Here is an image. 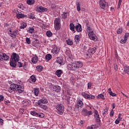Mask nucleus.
I'll return each mask as SVG.
<instances>
[{
  "label": "nucleus",
  "mask_w": 129,
  "mask_h": 129,
  "mask_svg": "<svg viewBox=\"0 0 129 129\" xmlns=\"http://www.w3.org/2000/svg\"><path fill=\"white\" fill-rule=\"evenodd\" d=\"M26 42L27 43V44H28L29 45H30V44H31V39H30L29 38L27 37L26 38Z\"/></svg>",
  "instance_id": "obj_48"
},
{
  "label": "nucleus",
  "mask_w": 129,
  "mask_h": 129,
  "mask_svg": "<svg viewBox=\"0 0 129 129\" xmlns=\"http://www.w3.org/2000/svg\"><path fill=\"white\" fill-rule=\"evenodd\" d=\"M37 116H38V117H40V118H43V117H44V115L42 113H38Z\"/></svg>",
  "instance_id": "obj_45"
},
{
  "label": "nucleus",
  "mask_w": 129,
  "mask_h": 129,
  "mask_svg": "<svg viewBox=\"0 0 129 129\" xmlns=\"http://www.w3.org/2000/svg\"><path fill=\"white\" fill-rule=\"evenodd\" d=\"M22 103L24 106H29V105H31V101L30 100H24Z\"/></svg>",
  "instance_id": "obj_17"
},
{
  "label": "nucleus",
  "mask_w": 129,
  "mask_h": 129,
  "mask_svg": "<svg viewBox=\"0 0 129 129\" xmlns=\"http://www.w3.org/2000/svg\"><path fill=\"white\" fill-rule=\"evenodd\" d=\"M29 80L30 81H32V82H33L34 83H35L36 80V77L34 75L31 76L29 79Z\"/></svg>",
  "instance_id": "obj_25"
},
{
  "label": "nucleus",
  "mask_w": 129,
  "mask_h": 129,
  "mask_svg": "<svg viewBox=\"0 0 129 129\" xmlns=\"http://www.w3.org/2000/svg\"><path fill=\"white\" fill-rule=\"evenodd\" d=\"M120 116H121V114H120V113H119V114H118V119H121V118H120Z\"/></svg>",
  "instance_id": "obj_62"
},
{
  "label": "nucleus",
  "mask_w": 129,
  "mask_h": 129,
  "mask_svg": "<svg viewBox=\"0 0 129 129\" xmlns=\"http://www.w3.org/2000/svg\"><path fill=\"white\" fill-rule=\"evenodd\" d=\"M82 95L86 98V99H94L95 98V96L92 95L87 94L86 92L82 93Z\"/></svg>",
  "instance_id": "obj_10"
},
{
  "label": "nucleus",
  "mask_w": 129,
  "mask_h": 129,
  "mask_svg": "<svg viewBox=\"0 0 129 129\" xmlns=\"http://www.w3.org/2000/svg\"><path fill=\"white\" fill-rule=\"evenodd\" d=\"M128 37H129V33H126L124 35V39H125V40H126L127 41V39H128Z\"/></svg>",
  "instance_id": "obj_44"
},
{
  "label": "nucleus",
  "mask_w": 129,
  "mask_h": 129,
  "mask_svg": "<svg viewBox=\"0 0 129 129\" xmlns=\"http://www.w3.org/2000/svg\"><path fill=\"white\" fill-rule=\"evenodd\" d=\"M36 11L37 12H39L40 13H42L43 12H47V11H48V9L41 6L37 8Z\"/></svg>",
  "instance_id": "obj_15"
},
{
  "label": "nucleus",
  "mask_w": 129,
  "mask_h": 129,
  "mask_svg": "<svg viewBox=\"0 0 129 129\" xmlns=\"http://www.w3.org/2000/svg\"><path fill=\"white\" fill-rule=\"evenodd\" d=\"M91 88V83H88V88L90 89Z\"/></svg>",
  "instance_id": "obj_59"
},
{
  "label": "nucleus",
  "mask_w": 129,
  "mask_h": 129,
  "mask_svg": "<svg viewBox=\"0 0 129 129\" xmlns=\"http://www.w3.org/2000/svg\"><path fill=\"white\" fill-rule=\"evenodd\" d=\"M87 31L88 33V36L90 40H92L95 41H97V36L95 35V34H94V32H93V31H92V29L90 27H88V28H87Z\"/></svg>",
  "instance_id": "obj_2"
},
{
  "label": "nucleus",
  "mask_w": 129,
  "mask_h": 129,
  "mask_svg": "<svg viewBox=\"0 0 129 129\" xmlns=\"http://www.w3.org/2000/svg\"><path fill=\"white\" fill-rule=\"evenodd\" d=\"M34 32H35V30L34 29V28L31 27L29 29L28 33H29L30 34H32L34 33Z\"/></svg>",
  "instance_id": "obj_38"
},
{
  "label": "nucleus",
  "mask_w": 129,
  "mask_h": 129,
  "mask_svg": "<svg viewBox=\"0 0 129 129\" xmlns=\"http://www.w3.org/2000/svg\"><path fill=\"white\" fill-rule=\"evenodd\" d=\"M75 64L77 69H79V68H82V67H83V63L81 61H78L75 62Z\"/></svg>",
  "instance_id": "obj_16"
},
{
  "label": "nucleus",
  "mask_w": 129,
  "mask_h": 129,
  "mask_svg": "<svg viewBox=\"0 0 129 129\" xmlns=\"http://www.w3.org/2000/svg\"><path fill=\"white\" fill-rule=\"evenodd\" d=\"M45 59L46 61H49V60H51L52 59V55L50 54H47L45 56Z\"/></svg>",
  "instance_id": "obj_28"
},
{
  "label": "nucleus",
  "mask_w": 129,
  "mask_h": 129,
  "mask_svg": "<svg viewBox=\"0 0 129 129\" xmlns=\"http://www.w3.org/2000/svg\"><path fill=\"white\" fill-rule=\"evenodd\" d=\"M30 113L32 115H34V116H38V113L36 111H31Z\"/></svg>",
  "instance_id": "obj_39"
},
{
  "label": "nucleus",
  "mask_w": 129,
  "mask_h": 129,
  "mask_svg": "<svg viewBox=\"0 0 129 129\" xmlns=\"http://www.w3.org/2000/svg\"><path fill=\"white\" fill-rule=\"evenodd\" d=\"M28 18L29 19H31V20H34V19H36L34 14H30L28 16Z\"/></svg>",
  "instance_id": "obj_43"
},
{
  "label": "nucleus",
  "mask_w": 129,
  "mask_h": 129,
  "mask_svg": "<svg viewBox=\"0 0 129 129\" xmlns=\"http://www.w3.org/2000/svg\"><path fill=\"white\" fill-rule=\"evenodd\" d=\"M61 90V87L59 86H54L53 87V91H55V92H60Z\"/></svg>",
  "instance_id": "obj_20"
},
{
  "label": "nucleus",
  "mask_w": 129,
  "mask_h": 129,
  "mask_svg": "<svg viewBox=\"0 0 129 129\" xmlns=\"http://www.w3.org/2000/svg\"><path fill=\"white\" fill-rule=\"evenodd\" d=\"M27 4L29 5H34L35 4V0H27Z\"/></svg>",
  "instance_id": "obj_29"
},
{
  "label": "nucleus",
  "mask_w": 129,
  "mask_h": 129,
  "mask_svg": "<svg viewBox=\"0 0 129 129\" xmlns=\"http://www.w3.org/2000/svg\"><path fill=\"white\" fill-rule=\"evenodd\" d=\"M94 116L96 120V121H100V118H99V114H98V111L95 110L94 111Z\"/></svg>",
  "instance_id": "obj_13"
},
{
  "label": "nucleus",
  "mask_w": 129,
  "mask_h": 129,
  "mask_svg": "<svg viewBox=\"0 0 129 129\" xmlns=\"http://www.w3.org/2000/svg\"><path fill=\"white\" fill-rule=\"evenodd\" d=\"M88 115H91L93 113H92V111H88Z\"/></svg>",
  "instance_id": "obj_60"
},
{
  "label": "nucleus",
  "mask_w": 129,
  "mask_h": 129,
  "mask_svg": "<svg viewBox=\"0 0 129 129\" xmlns=\"http://www.w3.org/2000/svg\"><path fill=\"white\" fill-rule=\"evenodd\" d=\"M124 71L125 73H127L129 75V67L126 66L124 67Z\"/></svg>",
  "instance_id": "obj_33"
},
{
  "label": "nucleus",
  "mask_w": 129,
  "mask_h": 129,
  "mask_svg": "<svg viewBox=\"0 0 129 129\" xmlns=\"http://www.w3.org/2000/svg\"><path fill=\"white\" fill-rule=\"evenodd\" d=\"M122 28H119L118 29V30L117 31V34H121V33L122 32Z\"/></svg>",
  "instance_id": "obj_49"
},
{
  "label": "nucleus",
  "mask_w": 129,
  "mask_h": 129,
  "mask_svg": "<svg viewBox=\"0 0 129 129\" xmlns=\"http://www.w3.org/2000/svg\"><path fill=\"white\" fill-rule=\"evenodd\" d=\"M107 111H108V108L106 107L104 110V112L103 113V115L104 116H105V114L106 113V112H107Z\"/></svg>",
  "instance_id": "obj_47"
},
{
  "label": "nucleus",
  "mask_w": 129,
  "mask_h": 129,
  "mask_svg": "<svg viewBox=\"0 0 129 129\" xmlns=\"http://www.w3.org/2000/svg\"><path fill=\"white\" fill-rule=\"evenodd\" d=\"M110 95H111V96H113V97H115L116 96V94L113 92H111L109 94Z\"/></svg>",
  "instance_id": "obj_53"
},
{
  "label": "nucleus",
  "mask_w": 129,
  "mask_h": 129,
  "mask_svg": "<svg viewBox=\"0 0 129 129\" xmlns=\"http://www.w3.org/2000/svg\"><path fill=\"white\" fill-rule=\"evenodd\" d=\"M87 56H88V57H89V58H91V57L92 56L91 55V53L90 52L88 51L87 54H86Z\"/></svg>",
  "instance_id": "obj_55"
},
{
  "label": "nucleus",
  "mask_w": 129,
  "mask_h": 129,
  "mask_svg": "<svg viewBox=\"0 0 129 129\" xmlns=\"http://www.w3.org/2000/svg\"><path fill=\"white\" fill-rule=\"evenodd\" d=\"M114 114V111H113V109H112L110 112V116H113Z\"/></svg>",
  "instance_id": "obj_52"
},
{
  "label": "nucleus",
  "mask_w": 129,
  "mask_h": 129,
  "mask_svg": "<svg viewBox=\"0 0 129 129\" xmlns=\"http://www.w3.org/2000/svg\"><path fill=\"white\" fill-rule=\"evenodd\" d=\"M25 87H24V85H18L16 84L15 92L17 93H23Z\"/></svg>",
  "instance_id": "obj_6"
},
{
  "label": "nucleus",
  "mask_w": 129,
  "mask_h": 129,
  "mask_svg": "<svg viewBox=\"0 0 129 129\" xmlns=\"http://www.w3.org/2000/svg\"><path fill=\"white\" fill-rule=\"evenodd\" d=\"M114 70H115V71H117V70L118 69V67H117V64H114Z\"/></svg>",
  "instance_id": "obj_57"
},
{
  "label": "nucleus",
  "mask_w": 129,
  "mask_h": 129,
  "mask_svg": "<svg viewBox=\"0 0 129 129\" xmlns=\"http://www.w3.org/2000/svg\"><path fill=\"white\" fill-rule=\"evenodd\" d=\"M17 67H19V68H21V67H23V63L21 62H18L17 64Z\"/></svg>",
  "instance_id": "obj_50"
},
{
  "label": "nucleus",
  "mask_w": 129,
  "mask_h": 129,
  "mask_svg": "<svg viewBox=\"0 0 129 129\" xmlns=\"http://www.w3.org/2000/svg\"><path fill=\"white\" fill-rule=\"evenodd\" d=\"M84 105V104L83 103V102L81 100L78 101L77 103L75 106V110L79 111V110L81 108H82Z\"/></svg>",
  "instance_id": "obj_5"
},
{
  "label": "nucleus",
  "mask_w": 129,
  "mask_h": 129,
  "mask_svg": "<svg viewBox=\"0 0 129 129\" xmlns=\"http://www.w3.org/2000/svg\"><path fill=\"white\" fill-rule=\"evenodd\" d=\"M76 5H77V10L78 11V12H80L81 10V8L80 7V4L77 2L76 3Z\"/></svg>",
  "instance_id": "obj_36"
},
{
  "label": "nucleus",
  "mask_w": 129,
  "mask_h": 129,
  "mask_svg": "<svg viewBox=\"0 0 129 129\" xmlns=\"http://www.w3.org/2000/svg\"><path fill=\"white\" fill-rule=\"evenodd\" d=\"M98 97L99 98H100L101 99H103V100H104V99H105V98L104 97V95H102V94H99L98 95Z\"/></svg>",
  "instance_id": "obj_42"
},
{
  "label": "nucleus",
  "mask_w": 129,
  "mask_h": 129,
  "mask_svg": "<svg viewBox=\"0 0 129 129\" xmlns=\"http://www.w3.org/2000/svg\"><path fill=\"white\" fill-rule=\"evenodd\" d=\"M20 59V56L16 53L14 52L11 55L10 64L12 68H16L17 67V62H19Z\"/></svg>",
  "instance_id": "obj_1"
},
{
  "label": "nucleus",
  "mask_w": 129,
  "mask_h": 129,
  "mask_svg": "<svg viewBox=\"0 0 129 129\" xmlns=\"http://www.w3.org/2000/svg\"><path fill=\"white\" fill-rule=\"evenodd\" d=\"M27 27V24L25 22H22L21 25L20 27V29H25Z\"/></svg>",
  "instance_id": "obj_34"
},
{
  "label": "nucleus",
  "mask_w": 129,
  "mask_h": 129,
  "mask_svg": "<svg viewBox=\"0 0 129 129\" xmlns=\"http://www.w3.org/2000/svg\"><path fill=\"white\" fill-rule=\"evenodd\" d=\"M57 63L58 64H60V65H62L63 64V60H62V58H57L56 60Z\"/></svg>",
  "instance_id": "obj_32"
},
{
  "label": "nucleus",
  "mask_w": 129,
  "mask_h": 129,
  "mask_svg": "<svg viewBox=\"0 0 129 129\" xmlns=\"http://www.w3.org/2000/svg\"><path fill=\"white\" fill-rule=\"evenodd\" d=\"M16 84H12L11 85L9 89V91L10 93H12L13 91H14L16 92Z\"/></svg>",
  "instance_id": "obj_14"
},
{
  "label": "nucleus",
  "mask_w": 129,
  "mask_h": 129,
  "mask_svg": "<svg viewBox=\"0 0 129 129\" xmlns=\"http://www.w3.org/2000/svg\"><path fill=\"white\" fill-rule=\"evenodd\" d=\"M37 106H40V107L43 109H47V108H48V107L46 105L41 104V105H37Z\"/></svg>",
  "instance_id": "obj_40"
},
{
  "label": "nucleus",
  "mask_w": 129,
  "mask_h": 129,
  "mask_svg": "<svg viewBox=\"0 0 129 129\" xmlns=\"http://www.w3.org/2000/svg\"><path fill=\"white\" fill-rule=\"evenodd\" d=\"M70 29L71 31H75V26L73 23H71L70 24Z\"/></svg>",
  "instance_id": "obj_30"
},
{
  "label": "nucleus",
  "mask_w": 129,
  "mask_h": 129,
  "mask_svg": "<svg viewBox=\"0 0 129 129\" xmlns=\"http://www.w3.org/2000/svg\"><path fill=\"white\" fill-rule=\"evenodd\" d=\"M62 17L63 19H66L67 18V13H63L62 15Z\"/></svg>",
  "instance_id": "obj_51"
},
{
  "label": "nucleus",
  "mask_w": 129,
  "mask_h": 129,
  "mask_svg": "<svg viewBox=\"0 0 129 129\" xmlns=\"http://www.w3.org/2000/svg\"><path fill=\"white\" fill-rule=\"evenodd\" d=\"M9 35L12 38H16L18 35V30H12V29H9Z\"/></svg>",
  "instance_id": "obj_8"
},
{
  "label": "nucleus",
  "mask_w": 129,
  "mask_h": 129,
  "mask_svg": "<svg viewBox=\"0 0 129 129\" xmlns=\"http://www.w3.org/2000/svg\"><path fill=\"white\" fill-rule=\"evenodd\" d=\"M50 6V8H51V9H52V10H54V9L58 8V6L57 5H56V4H55L54 3H51Z\"/></svg>",
  "instance_id": "obj_23"
},
{
  "label": "nucleus",
  "mask_w": 129,
  "mask_h": 129,
  "mask_svg": "<svg viewBox=\"0 0 129 129\" xmlns=\"http://www.w3.org/2000/svg\"><path fill=\"white\" fill-rule=\"evenodd\" d=\"M99 4L101 9H102V10H105V8L108 6L107 3L105 2V0H100Z\"/></svg>",
  "instance_id": "obj_9"
},
{
  "label": "nucleus",
  "mask_w": 129,
  "mask_h": 129,
  "mask_svg": "<svg viewBox=\"0 0 129 129\" xmlns=\"http://www.w3.org/2000/svg\"><path fill=\"white\" fill-rule=\"evenodd\" d=\"M16 17L17 19H23V18H27V15H25L23 14H22L21 12L17 14Z\"/></svg>",
  "instance_id": "obj_18"
},
{
  "label": "nucleus",
  "mask_w": 129,
  "mask_h": 129,
  "mask_svg": "<svg viewBox=\"0 0 129 129\" xmlns=\"http://www.w3.org/2000/svg\"><path fill=\"white\" fill-rule=\"evenodd\" d=\"M126 39L123 38L120 40V42L121 44H124V43H126Z\"/></svg>",
  "instance_id": "obj_46"
},
{
  "label": "nucleus",
  "mask_w": 129,
  "mask_h": 129,
  "mask_svg": "<svg viewBox=\"0 0 129 129\" xmlns=\"http://www.w3.org/2000/svg\"><path fill=\"white\" fill-rule=\"evenodd\" d=\"M48 103V99L46 97H42L36 102V105H41L42 104H47Z\"/></svg>",
  "instance_id": "obj_7"
},
{
  "label": "nucleus",
  "mask_w": 129,
  "mask_h": 129,
  "mask_svg": "<svg viewBox=\"0 0 129 129\" xmlns=\"http://www.w3.org/2000/svg\"><path fill=\"white\" fill-rule=\"evenodd\" d=\"M108 92L109 93V94L110 93H111V92H112V91H111V88H109L108 90Z\"/></svg>",
  "instance_id": "obj_61"
},
{
  "label": "nucleus",
  "mask_w": 129,
  "mask_h": 129,
  "mask_svg": "<svg viewBox=\"0 0 129 129\" xmlns=\"http://www.w3.org/2000/svg\"><path fill=\"white\" fill-rule=\"evenodd\" d=\"M39 92H40V89L39 88L34 89V94L36 96H38L39 95Z\"/></svg>",
  "instance_id": "obj_27"
},
{
  "label": "nucleus",
  "mask_w": 129,
  "mask_h": 129,
  "mask_svg": "<svg viewBox=\"0 0 129 129\" xmlns=\"http://www.w3.org/2000/svg\"><path fill=\"white\" fill-rule=\"evenodd\" d=\"M32 63H34V64L37 63V62H38V56H35L34 57H33L32 58Z\"/></svg>",
  "instance_id": "obj_24"
},
{
  "label": "nucleus",
  "mask_w": 129,
  "mask_h": 129,
  "mask_svg": "<svg viewBox=\"0 0 129 129\" xmlns=\"http://www.w3.org/2000/svg\"><path fill=\"white\" fill-rule=\"evenodd\" d=\"M53 35V34L52 33V32H51V31H47L46 32V35L47 36V37H52V35Z\"/></svg>",
  "instance_id": "obj_41"
},
{
  "label": "nucleus",
  "mask_w": 129,
  "mask_h": 129,
  "mask_svg": "<svg viewBox=\"0 0 129 129\" xmlns=\"http://www.w3.org/2000/svg\"><path fill=\"white\" fill-rule=\"evenodd\" d=\"M0 58L1 59V61H8L9 59H10V57L6 55L5 53H0Z\"/></svg>",
  "instance_id": "obj_12"
},
{
  "label": "nucleus",
  "mask_w": 129,
  "mask_h": 129,
  "mask_svg": "<svg viewBox=\"0 0 129 129\" xmlns=\"http://www.w3.org/2000/svg\"><path fill=\"white\" fill-rule=\"evenodd\" d=\"M94 125H92L91 126H89L87 127V129H93Z\"/></svg>",
  "instance_id": "obj_58"
},
{
  "label": "nucleus",
  "mask_w": 129,
  "mask_h": 129,
  "mask_svg": "<svg viewBox=\"0 0 129 129\" xmlns=\"http://www.w3.org/2000/svg\"><path fill=\"white\" fill-rule=\"evenodd\" d=\"M61 19L59 18H55L54 21V28L56 31L61 29Z\"/></svg>",
  "instance_id": "obj_3"
},
{
  "label": "nucleus",
  "mask_w": 129,
  "mask_h": 129,
  "mask_svg": "<svg viewBox=\"0 0 129 129\" xmlns=\"http://www.w3.org/2000/svg\"><path fill=\"white\" fill-rule=\"evenodd\" d=\"M4 96L2 95H0V102H2V101H4Z\"/></svg>",
  "instance_id": "obj_56"
},
{
  "label": "nucleus",
  "mask_w": 129,
  "mask_h": 129,
  "mask_svg": "<svg viewBox=\"0 0 129 129\" xmlns=\"http://www.w3.org/2000/svg\"><path fill=\"white\" fill-rule=\"evenodd\" d=\"M82 114L84 116H87L88 115V110L86 109H83L82 111Z\"/></svg>",
  "instance_id": "obj_21"
},
{
  "label": "nucleus",
  "mask_w": 129,
  "mask_h": 129,
  "mask_svg": "<svg viewBox=\"0 0 129 129\" xmlns=\"http://www.w3.org/2000/svg\"><path fill=\"white\" fill-rule=\"evenodd\" d=\"M55 75H57L58 77H61L62 75V71L61 70H58L55 72Z\"/></svg>",
  "instance_id": "obj_22"
},
{
  "label": "nucleus",
  "mask_w": 129,
  "mask_h": 129,
  "mask_svg": "<svg viewBox=\"0 0 129 129\" xmlns=\"http://www.w3.org/2000/svg\"><path fill=\"white\" fill-rule=\"evenodd\" d=\"M58 114L62 115L64 112V106L61 104H58L55 107Z\"/></svg>",
  "instance_id": "obj_4"
},
{
  "label": "nucleus",
  "mask_w": 129,
  "mask_h": 129,
  "mask_svg": "<svg viewBox=\"0 0 129 129\" xmlns=\"http://www.w3.org/2000/svg\"><path fill=\"white\" fill-rule=\"evenodd\" d=\"M67 101L68 103L69 104L70 103V97H69L68 99H67Z\"/></svg>",
  "instance_id": "obj_64"
},
{
  "label": "nucleus",
  "mask_w": 129,
  "mask_h": 129,
  "mask_svg": "<svg viewBox=\"0 0 129 129\" xmlns=\"http://www.w3.org/2000/svg\"><path fill=\"white\" fill-rule=\"evenodd\" d=\"M75 29L77 32L80 33L82 31V27L80 24H78L77 25L75 26Z\"/></svg>",
  "instance_id": "obj_19"
},
{
  "label": "nucleus",
  "mask_w": 129,
  "mask_h": 129,
  "mask_svg": "<svg viewBox=\"0 0 129 129\" xmlns=\"http://www.w3.org/2000/svg\"><path fill=\"white\" fill-rule=\"evenodd\" d=\"M66 43H67L68 45H69L70 46L73 45V41L70 39L66 40Z\"/></svg>",
  "instance_id": "obj_31"
},
{
  "label": "nucleus",
  "mask_w": 129,
  "mask_h": 129,
  "mask_svg": "<svg viewBox=\"0 0 129 129\" xmlns=\"http://www.w3.org/2000/svg\"><path fill=\"white\" fill-rule=\"evenodd\" d=\"M119 121H120V119L117 118V119H116V120L115 121V123L116 124H118V123H119Z\"/></svg>",
  "instance_id": "obj_54"
},
{
  "label": "nucleus",
  "mask_w": 129,
  "mask_h": 129,
  "mask_svg": "<svg viewBox=\"0 0 129 129\" xmlns=\"http://www.w3.org/2000/svg\"><path fill=\"white\" fill-rule=\"evenodd\" d=\"M36 69L38 72H41L43 69V67L38 66L36 67Z\"/></svg>",
  "instance_id": "obj_35"
},
{
  "label": "nucleus",
  "mask_w": 129,
  "mask_h": 129,
  "mask_svg": "<svg viewBox=\"0 0 129 129\" xmlns=\"http://www.w3.org/2000/svg\"><path fill=\"white\" fill-rule=\"evenodd\" d=\"M68 68L69 70L75 71V70H77V69L76 68V63L75 62L72 63V64H69L68 66Z\"/></svg>",
  "instance_id": "obj_11"
},
{
  "label": "nucleus",
  "mask_w": 129,
  "mask_h": 129,
  "mask_svg": "<svg viewBox=\"0 0 129 129\" xmlns=\"http://www.w3.org/2000/svg\"><path fill=\"white\" fill-rule=\"evenodd\" d=\"M75 41L76 43H78L79 42V41H80V37H79V36L78 35H76L75 36Z\"/></svg>",
  "instance_id": "obj_37"
},
{
  "label": "nucleus",
  "mask_w": 129,
  "mask_h": 129,
  "mask_svg": "<svg viewBox=\"0 0 129 129\" xmlns=\"http://www.w3.org/2000/svg\"><path fill=\"white\" fill-rule=\"evenodd\" d=\"M88 51H89V52H90V53L92 54H94V53H95V52H96V47H94L93 48H91Z\"/></svg>",
  "instance_id": "obj_26"
},
{
  "label": "nucleus",
  "mask_w": 129,
  "mask_h": 129,
  "mask_svg": "<svg viewBox=\"0 0 129 129\" xmlns=\"http://www.w3.org/2000/svg\"><path fill=\"white\" fill-rule=\"evenodd\" d=\"M53 54H58V51L57 50H54Z\"/></svg>",
  "instance_id": "obj_63"
}]
</instances>
